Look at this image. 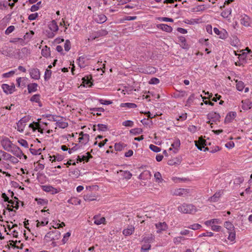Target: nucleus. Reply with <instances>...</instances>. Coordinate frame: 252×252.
I'll return each mask as SVG.
<instances>
[{
	"instance_id": "ddd939ff",
	"label": "nucleus",
	"mask_w": 252,
	"mask_h": 252,
	"mask_svg": "<svg viewBox=\"0 0 252 252\" xmlns=\"http://www.w3.org/2000/svg\"><path fill=\"white\" fill-rule=\"evenodd\" d=\"M94 20L97 23L101 24L103 23L107 20V17L105 15L101 14L96 16L94 18Z\"/></svg>"
},
{
	"instance_id": "58836bf2",
	"label": "nucleus",
	"mask_w": 252,
	"mask_h": 252,
	"mask_svg": "<svg viewBox=\"0 0 252 252\" xmlns=\"http://www.w3.org/2000/svg\"><path fill=\"white\" fill-rule=\"evenodd\" d=\"M154 177L155 178L156 182L161 183L163 181L161 174L159 172H156L154 174Z\"/></svg>"
},
{
	"instance_id": "864d4df0",
	"label": "nucleus",
	"mask_w": 252,
	"mask_h": 252,
	"mask_svg": "<svg viewBox=\"0 0 252 252\" xmlns=\"http://www.w3.org/2000/svg\"><path fill=\"white\" fill-rule=\"evenodd\" d=\"M122 125L125 126L132 127L134 125V123L132 121L127 120L123 122Z\"/></svg>"
},
{
	"instance_id": "72a5a7b5",
	"label": "nucleus",
	"mask_w": 252,
	"mask_h": 252,
	"mask_svg": "<svg viewBox=\"0 0 252 252\" xmlns=\"http://www.w3.org/2000/svg\"><path fill=\"white\" fill-rule=\"evenodd\" d=\"M143 132V130L140 128H135L133 129H131L130 130V133L131 134H133L134 135H136L138 134H139L140 133H142Z\"/></svg>"
},
{
	"instance_id": "a19ab883",
	"label": "nucleus",
	"mask_w": 252,
	"mask_h": 252,
	"mask_svg": "<svg viewBox=\"0 0 252 252\" xmlns=\"http://www.w3.org/2000/svg\"><path fill=\"white\" fill-rule=\"evenodd\" d=\"M17 125L18 130L21 132H23L26 125L23 123H21V122L18 121V122L17 123Z\"/></svg>"
},
{
	"instance_id": "b1692460",
	"label": "nucleus",
	"mask_w": 252,
	"mask_h": 252,
	"mask_svg": "<svg viewBox=\"0 0 252 252\" xmlns=\"http://www.w3.org/2000/svg\"><path fill=\"white\" fill-rule=\"evenodd\" d=\"M50 160H52V162L56 160L59 161H62L63 159V156L59 154H57L56 155H54L53 156H50Z\"/></svg>"
},
{
	"instance_id": "0eeeda50",
	"label": "nucleus",
	"mask_w": 252,
	"mask_h": 252,
	"mask_svg": "<svg viewBox=\"0 0 252 252\" xmlns=\"http://www.w3.org/2000/svg\"><path fill=\"white\" fill-rule=\"evenodd\" d=\"M207 118L209 120H212L213 122L220 121V116L219 113L215 112H211L207 115Z\"/></svg>"
},
{
	"instance_id": "6e6d98bb",
	"label": "nucleus",
	"mask_w": 252,
	"mask_h": 252,
	"mask_svg": "<svg viewBox=\"0 0 252 252\" xmlns=\"http://www.w3.org/2000/svg\"><path fill=\"white\" fill-rule=\"evenodd\" d=\"M18 143L22 146L25 148H28V143L27 141L23 139H21L18 141Z\"/></svg>"
},
{
	"instance_id": "338daca9",
	"label": "nucleus",
	"mask_w": 252,
	"mask_h": 252,
	"mask_svg": "<svg viewBox=\"0 0 252 252\" xmlns=\"http://www.w3.org/2000/svg\"><path fill=\"white\" fill-rule=\"evenodd\" d=\"M98 33L100 36H103L107 35L108 34V32L106 30L102 29L98 31Z\"/></svg>"
},
{
	"instance_id": "473e14b6",
	"label": "nucleus",
	"mask_w": 252,
	"mask_h": 252,
	"mask_svg": "<svg viewBox=\"0 0 252 252\" xmlns=\"http://www.w3.org/2000/svg\"><path fill=\"white\" fill-rule=\"evenodd\" d=\"M86 57L84 56H81L77 60L78 61V64L80 67H84L85 66V61Z\"/></svg>"
},
{
	"instance_id": "bf43d9fd",
	"label": "nucleus",
	"mask_w": 252,
	"mask_h": 252,
	"mask_svg": "<svg viewBox=\"0 0 252 252\" xmlns=\"http://www.w3.org/2000/svg\"><path fill=\"white\" fill-rule=\"evenodd\" d=\"M15 71L14 70L10 71L7 73H3L2 75V77L3 78H9L10 76H12L14 73Z\"/></svg>"
},
{
	"instance_id": "6e6552de",
	"label": "nucleus",
	"mask_w": 252,
	"mask_h": 252,
	"mask_svg": "<svg viewBox=\"0 0 252 252\" xmlns=\"http://www.w3.org/2000/svg\"><path fill=\"white\" fill-rule=\"evenodd\" d=\"M31 77L34 79L38 80L40 78V72L37 68H32L30 71Z\"/></svg>"
},
{
	"instance_id": "0e129e2a",
	"label": "nucleus",
	"mask_w": 252,
	"mask_h": 252,
	"mask_svg": "<svg viewBox=\"0 0 252 252\" xmlns=\"http://www.w3.org/2000/svg\"><path fill=\"white\" fill-rule=\"evenodd\" d=\"M159 82V80L155 77H153L150 79L149 81V83L150 84H157Z\"/></svg>"
},
{
	"instance_id": "774afa93",
	"label": "nucleus",
	"mask_w": 252,
	"mask_h": 252,
	"mask_svg": "<svg viewBox=\"0 0 252 252\" xmlns=\"http://www.w3.org/2000/svg\"><path fill=\"white\" fill-rule=\"evenodd\" d=\"M30 120V116H25L21 119L19 121L21 122V123H23L25 124L26 123L28 122Z\"/></svg>"
},
{
	"instance_id": "f03ea898",
	"label": "nucleus",
	"mask_w": 252,
	"mask_h": 252,
	"mask_svg": "<svg viewBox=\"0 0 252 252\" xmlns=\"http://www.w3.org/2000/svg\"><path fill=\"white\" fill-rule=\"evenodd\" d=\"M0 143L3 149L7 152H9L14 145V144L12 143L9 139L7 137L2 139L0 141Z\"/></svg>"
},
{
	"instance_id": "f257e3e1",
	"label": "nucleus",
	"mask_w": 252,
	"mask_h": 252,
	"mask_svg": "<svg viewBox=\"0 0 252 252\" xmlns=\"http://www.w3.org/2000/svg\"><path fill=\"white\" fill-rule=\"evenodd\" d=\"M178 210L184 214H194L197 211L196 207L191 204L184 203L178 207Z\"/></svg>"
},
{
	"instance_id": "052dcab7",
	"label": "nucleus",
	"mask_w": 252,
	"mask_h": 252,
	"mask_svg": "<svg viewBox=\"0 0 252 252\" xmlns=\"http://www.w3.org/2000/svg\"><path fill=\"white\" fill-rule=\"evenodd\" d=\"M201 227V225L197 223L193 224L188 227V228L193 230H198L200 229Z\"/></svg>"
},
{
	"instance_id": "393cba45",
	"label": "nucleus",
	"mask_w": 252,
	"mask_h": 252,
	"mask_svg": "<svg viewBox=\"0 0 252 252\" xmlns=\"http://www.w3.org/2000/svg\"><path fill=\"white\" fill-rule=\"evenodd\" d=\"M94 223L96 225H99L102 223H104V222L105 221V219L104 217H101L100 219H98L97 217L95 216L94 217Z\"/></svg>"
},
{
	"instance_id": "423d86ee",
	"label": "nucleus",
	"mask_w": 252,
	"mask_h": 252,
	"mask_svg": "<svg viewBox=\"0 0 252 252\" xmlns=\"http://www.w3.org/2000/svg\"><path fill=\"white\" fill-rule=\"evenodd\" d=\"M214 32L216 34L220 35L219 37L222 39H226L228 35L226 31L224 29L220 31L218 28H214Z\"/></svg>"
},
{
	"instance_id": "09e8293b",
	"label": "nucleus",
	"mask_w": 252,
	"mask_h": 252,
	"mask_svg": "<svg viewBox=\"0 0 252 252\" xmlns=\"http://www.w3.org/2000/svg\"><path fill=\"white\" fill-rule=\"evenodd\" d=\"M52 71L50 69H46L44 74L45 80H48L51 78Z\"/></svg>"
},
{
	"instance_id": "e433bc0d",
	"label": "nucleus",
	"mask_w": 252,
	"mask_h": 252,
	"mask_svg": "<svg viewBox=\"0 0 252 252\" xmlns=\"http://www.w3.org/2000/svg\"><path fill=\"white\" fill-rule=\"evenodd\" d=\"M32 102H35L40 103V94H36L32 96L30 99Z\"/></svg>"
},
{
	"instance_id": "8fccbe9b",
	"label": "nucleus",
	"mask_w": 252,
	"mask_h": 252,
	"mask_svg": "<svg viewBox=\"0 0 252 252\" xmlns=\"http://www.w3.org/2000/svg\"><path fill=\"white\" fill-rule=\"evenodd\" d=\"M186 191L185 189H178L175 190L174 193L176 195H182Z\"/></svg>"
},
{
	"instance_id": "5fc2aeb1",
	"label": "nucleus",
	"mask_w": 252,
	"mask_h": 252,
	"mask_svg": "<svg viewBox=\"0 0 252 252\" xmlns=\"http://www.w3.org/2000/svg\"><path fill=\"white\" fill-rule=\"evenodd\" d=\"M30 151L32 154L33 155H37L41 154L42 150L40 148L38 149V150L30 148Z\"/></svg>"
},
{
	"instance_id": "69168bd1",
	"label": "nucleus",
	"mask_w": 252,
	"mask_h": 252,
	"mask_svg": "<svg viewBox=\"0 0 252 252\" xmlns=\"http://www.w3.org/2000/svg\"><path fill=\"white\" fill-rule=\"evenodd\" d=\"M37 17H38V13H35L30 14L29 16L28 19H29V20H30L31 21H32V20H35Z\"/></svg>"
},
{
	"instance_id": "cd10ccee",
	"label": "nucleus",
	"mask_w": 252,
	"mask_h": 252,
	"mask_svg": "<svg viewBox=\"0 0 252 252\" xmlns=\"http://www.w3.org/2000/svg\"><path fill=\"white\" fill-rule=\"evenodd\" d=\"M92 157H93L92 155H90V157H86V156H83L82 157L78 156L77 157V162H82L83 161H85L86 162H88L89 159L91 158H92Z\"/></svg>"
},
{
	"instance_id": "603ef678",
	"label": "nucleus",
	"mask_w": 252,
	"mask_h": 252,
	"mask_svg": "<svg viewBox=\"0 0 252 252\" xmlns=\"http://www.w3.org/2000/svg\"><path fill=\"white\" fill-rule=\"evenodd\" d=\"M64 50L66 51H68L71 48V43L69 40L67 39L65 40L64 45Z\"/></svg>"
},
{
	"instance_id": "f8f14e48",
	"label": "nucleus",
	"mask_w": 252,
	"mask_h": 252,
	"mask_svg": "<svg viewBox=\"0 0 252 252\" xmlns=\"http://www.w3.org/2000/svg\"><path fill=\"white\" fill-rule=\"evenodd\" d=\"M236 116V113L235 112H230L228 113L224 120L225 123H229L231 122Z\"/></svg>"
},
{
	"instance_id": "4be33fe9",
	"label": "nucleus",
	"mask_w": 252,
	"mask_h": 252,
	"mask_svg": "<svg viewBox=\"0 0 252 252\" xmlns=\"http://www.w3.org/2000/svg\"><path fill=\"white\" fill-rule=\"evenodd\" d=\"M41 54L44 57H48L50 56V48L45 46L41 51Z\"/></svg>"
},
{
	"instance_id": "aec40b11",
	"label": "nucleus",
	"mask_w": 252,
	"mask_h": 252,
	"mask_svg": "<svg viewBox=\"0 0 252 252\" xmlns=\"http://www.w3.org/2000/svg\"><path fill=\"white\" fill-rule=\"evenodd\" d=\"M134 227L132 226H128V227L127 229H124L123 231V233L124 235L126 236L130 235L132 234L134 232Z\"/></svg>"
},
{
	"instance_id": "4d7b16f0",
	"label": "nucleus",
	"mask_w": 252,
	"mask_h": 252,
	"mask_svg": "<svg viewBox=\"0 0 252 252\" xmlns=\"http://www.w3.org/2000/svg\"><path fill=\"white\" fill-rule=\"evenodd\" d=\"M15 30V27L14 26H10L9 27H8L6 30H5V34L6 35H8L10 33H11L12 32L14 31V30Z\"/></svg>"
},
{
	"instance_id": "9b49d317",
	"label": "nucleus",
	"mask_w": 252,
	"mask_h": 252,
	"mask_svg": "<svg viewBox=\"0 0 252 252\" xmlns=\"http://www.w3.org/2000/svg\"><path fill=\"white\" fill-rule=\"evenodd\" d=\"M241 102L242 108L244 110H248L252 107V101L251 102L249 99L243 100Z\"/></svg>"
},
{
	"instance_id": "de8ad7c7",
	"label": "nucleus",
	"mask_w": 252,
	"mask_h": 252,
	"mask_svg": "<svg viewBox=\"0 0 252 252\" xmlns=\"http://www.w3.org/2000/svg\"><path fill=\"white\" fill-rule=\"evenodd\" d=\"M194 98V94H192L189 96V97L187 99L186 105L189 106H190V104L192 103Z\"/></svg>"
},
{
	"instance_id": "7c9ffc66",
	"label": "nucleus",
	"mask_w": 252,
	"mask_h": 252,
	"mask_svg": "<svg viewBox=\"0 0 252 252\" xmlns=\"http://www.w3.org/2000/svg\"><path fill=\"white\" fill-rule=\"evenodd\" d=\"M126 145L123 143H116L115 144V149L116 151H122L125 147H126Z\"/></svg>"
},
{
	"instance_id": "7ed1b4c3",
	"label": "nucleus",
	"mask_w": 252,
	"mask_h": 252,
	"mask_svg": "<svg viewBox=\"0 0 252 252\" xmlns=\"http://www.w3.org/2000/svg\"><path fill=\"white\" fill-rule=\"evenodd\" d=\"M1 88L3 92L7 94H11L15 91V86L14 83L11 85H9L7 84H3L1 85Z\"/></svg>"
},
{
	"instance_id": "1a4fd4ad",
	"label": "nucleus",
	"mask_w": 252,
	"mask_h": 252,
	"mask_svg": "<svg viewBox=\"0 0 252 252\" xmlns=\"http://www.w3.org/2000/svg\"><path fill=\"white\" fill-rule=\"evenodd\" d=\"M92 77L91 75H87L82 78V83L84 84V86H87L91 87L93 85L92 82Z\"/></svg>"
},
{
	"instance_id": "6ab92c4d",
	"label": "nucleus",
	"mask_w": 252,
	"mask_h": 252,
	"mask_svg": "<svg viewBox=\"0 0 252 252\" xmlns=\"http://www.w3.org/2000/svg\"><path fill=\"white\" fill-rule=\"evenodd\" d=\"M241 23L245 27H248L250 25L251 21L248 16H245L241 19Z\"/></svg>"
},
{
	"instance_id": "dca6fc26",
	"label": "nucleus",
	"mask_w": 252,
	"mask_h": 252,
	"mask_svg": "<svg viewBox=\"0 0 252 252\" xmlns=\"http://www.w3.org/2000/svg\"><path fill=\"white\" fill-rule=\"evenodd\" d=\"M154 240V236L153 234H150L148 236H144L143 238L142 241L145 243H148L150 244V243L153 242Z\"/></svg>"
},
{
	"instance_id": "c85d7f7f",
	"label": "nucleus",
	"mask_w": 252,
	"mask_h": 252,
	"mask_svg": "<svg viewBox=\"0 0 252 252\" xmlns=\"http://www.w3.org/2000/svg\"><path fill=\"white\" fill-rule=\"evenodd\" d=\"M224 227L228 230V231L234 230L233 224L230 221H226L224 223Z\"/></svg>"
},
{
	"instance_id": "2eb2a0df",
	"label": "nucleus",
	"mask_w": 252,
	"mask_h": 252,
	"mask_svg": "<svg viewBox=\"0 0 252 252\" xmlns=\"http://www.w3.org/2000/svg\"><path fill=\"white\" fill-rule=\"evenodd\" d=\"M222 193V191L221 190H219V191L216 192L212 196L209 198V200L214 202L218 201Z\"/></svg>"
},
{
	"instance_id": "c9c22d12",
	"label": "nucleus",
	"mask_w": 252,
	"mask_h": 252,
	"mask_svg": "<svg viewBox=\"0 0 252 252\" xmlns=\"http://www.w3.org/2000/svg\"><path fill=\"white\" fill-rule=\"evenodd\" d=\"M53 234H54L53 232H49L46 234V235L45 236L44 239L47 241H50L53 240H54V238L53 237Z\"/></svg>"
},
{
	"instance_id": "e2e57ef3",
	"label": "nucleus",
	"mask_w": 252,
	"mask_h": 252,
	"mask_svg": "<svg viewBox=\"0 0 252 252\" xmlns=\"http://www.w3.org/2000/svg\"><path fill=\"white\" fill-rule=\"evenodd\" d=\"M244 181V179L242 177H237L234 179V184L239 185Z\"/></svg>"
},
{
	"instance_id": "49530a36",
	"label": "nucleus",
	"mask_w": 252,
	"mask_h": 252,
	"mask_svg": "<svg viewBox=\"0 0 252 252\" xmlns=\"http://www.w3.org/2000/svg\"><path fill=\"white\" fill-rule=\"evenodd\" d=\"M149 148L152 151H153V152H156V153L159 152L161 151V149L159 147H158L157 146H155L154 145H153V144H151L150 145Z\"/></svg>"
},
{
	"instance_id": "5701e85b",
	"label": "nucleus",
	"mask_w": 252,
	"mask_h": 252,
	"mask_svg": "<svg viewBox=\"0 0 252 252\" xmlns=\"http://www.w3.org/2000/svg\"><path fill=\"white\" fill-rule=\"evenodd\" d=\"M90 136L88 134L85 133L79 138V142L82 143L86 144L89 140Z\"/></svg>"
},
{
	"instance_id": "2f4dec72",
	"label": "nucleus",
	"mask_w": 252,
	"mask_h": 252,
	"mask_svg": "<svg viewBox=\"0 0 252 252\" xmlns=\"http://www.w3.org/2000/svg\"><path fill=\"white\" fill-rule=\"evenodd\" d=\"M120 172L122 173V176L126 179H129L132 176V174L128 171L120 170Z\"/></svg>"
},
{
	"instance_id": "39448f33",
	"label": "nucleus",
	"mask_w": 252,
	"mask_h": 252,
	"mask_svg": "<svg viewBox=\"0 0 252 252\" xmlns=\"http://www.w3.org/2000/svg\"><path fill=\"white\" fill-rule=\"evenodd\" d=\"M9 152L20 158H21L22 156L24 155V154L23 153L20 148L15 145L13 146Z\"/></svg>"
},
{
	"instance_id": "9d476101",
	"label": "nucleus",
	"mask_w": 252,
	"mask_h": 252,
	"mask_svg": "<svg viewBox=\"0 0 252 252\" xmlns=\"http://www.w3.org/2000/svg\"><path fill=\"white\" fill-rule=\"evenodd\" d=\"M156 226L158 233H159L161 231L166 230L168 228V226L165 222H158L156 224Z\"/></svg>"
},
{
	"instance_id": "79ce46f5",
	"label": "nucleus",
	"mask_w": 252,
	"mask_h": 252,
	"mask_svg": "<svg viewBox=\"0 0 252 252\" xmlns=\"http://www.w3.org/2000/svg\"><path fill=\"white\" fill-rule=\"evenodd\" d=\"M41 1H39L36 3V4L32 5L31 7V11L32 12H34L38 10L39 8V6L41 4Z\"/></svg>"
},
{
	"instance_id": "680f3d73",
	"label": "nucleus",
	"mask_w": 252,
	"mask_h": 252,
	"mask_svg": "<svg viewBox=\"0 0 252 252\" xmlns=\"http://www.w3.org/2000/svg\"><path fill=\"white\" fill-rule=\"evenodd\" d=\"M52 187V186H47V185L42 186L41 187L43 190H44L46 192H51V191H52L51 190Z\"/></svg>"
},
{
	"instance_id": "f704fd0d",
	"label": "nucleus",
	"mask_w": 252,
	"mask_h": 252,
	"mask_svg": "<svg viewBox=\"0 0 252 252\" xmlns=\"http://www.w3.org/2000/svg\"><path fill=\"white\" fill-rule=\"evenodd\" d=\"M231 44L232 46H238L240 44V40L236 36H233V38L231 41Z\"/></svg>"
},
{
	"instance_id": "20e7f679",
	"label": "nucleus",
	"mask_w": 252,
	"mask_h": 252,
	"mask_svg": "<svg viewBox=\"0 0 252 252\" xmlns=\"http://www.w3.org/2000/svg\"><path fill=\"white\" fill-rule=\"evenodd\" d=\"M195 146L199 150L202 151L203 149L204 148V149L203 150L204 151L209 150V148L208 147L205 148V146H206V141L205 140L199 138V140L198 141H195Z\"/></svg>"
},
{
	"instance_id": "a211bd4d",
	"label": "nucleus",
	"mask_w": 252,
	"mask_h": 252,
	"mask_svg": "<svg viewBox=\"0 0 252 252\" xmlns=\"http://www.w3.org/2000/svg\"><path fill=\"white\" fill-rule=\"evenodd\" d=\"M37 84L35 83H31L28 85V90L29 93L35 92L37 91Z\"/></svg>"
},
{
	"instance_id": "4468645a",
	"label": "nucleus",
	"mask_w": 252,
	"mask_h": 252,
	"mask_svg": "<svg viewBox=\"0 0 252 252\" xmlns=\"http://www.w3.org/2000/svg\"><path fill=\"white\" fill-rule=\"evenodd\" d=\"M157 28L162 30L163 31L170 32L172 31V28L171 26H169L166 24H160L157 25Z\"/></svg>"
},
{
	"instance_id": "a878e982",
	"label": "nucleus",
	"mask_w": 252,
	"mask_h": 252,
	"mask_svg": "<svg viewBox=\"0 0 252 252\" xmlns=\"http://www.w3.org/2000/svg\"><path fill=\"white\" fill-rule=\"evenodd\" d=\"M187 95V93L185 91H177V92L174 94V97L176 98H181Z\"/></svg>"
},
{
	"instance_id": "13d9d810",
	"label": "nucleus",
	"mask_w": 252,
	"mask_h": 252,
	"mask_svg": "<svg viewBox=\"0 0 252 252\" xmlns=\"http://www.w3.org/2000/svg\"><path fill=\"white\" fill-rule=\"evenodd\" d=\"M35 200L37 201V203L38 204L44 205H46L47 204V200H45L41 199V198H35Z\"/></svg>"
},
{
	"instance_id": "a18cd8bd",
	"label": "nucleus",
	"mask_w": 252,
	"mask_h": 252,
	"mask_svg": "<svg viewBox=\"0 0 252 252\" xmlns=\"http://www.w3.org/2000/svg\"><path fill=\"white\" fill-rule=\"evenodd\" d=\"M244 87V83L242 81H239L237 83L236 88L239 91H243Z\"/></svg>"
},
{
	"instance_id": "bb28decb",
	"label": "nucleus",
	"mask_w": 252,
	"mask_h": 252,
	"mask_svg": "<svg viewBox=\"0 0 252 252\" xmlns=\"http://www.w3.org/2000/svg\"><path fill=\"white\" fill-rule=\"evenodd\" d=\"M120 106L121 107H127L128 108H135L137 107V105L133 103H122L121 104Z\"/></svg>"
},
{
	"instance_id": "c756f323",
	"label": "nucleus",
	"mask_w": 252,
	"mask_h": 252,
	"mask_svg": "<svg viewBox=\"0 0 252 252\" xmlns=\"http://www.w3.org/2000/svg\"><path fill=\"white\" fill-rule=\"evenodd\" d=\"M56 125L60 128H64L68 126V123L62 120H58L56 123Z\"/></svg>"
},
{
	"instance_id": "37998d69",
	"label": "nucleus",
	"mask_w": 252,
	"mask_h": 252,
	"mask_svg": "<svg viewBox=\"0 0 252 252\" xmlns=\"http://www.w3.org/2000/svg\"><path fill=\"white\" fill-rule=\"evenodd\" d=\"M151 247V245L148 243L146 244H144L142 246L141 251L142 252H147L149 250H150Z\"/></svg>"
},
{
	"instance_id": "ea45409f",
	"label": "nucleus",
	"mask_w": 252,
	"mask_h": 252,
	"mask_svg": "<svg viewBox=\"0 0 252 252\" xmlns=\"http://www.w3.org/2000/svg\"><path fill=\"white\" fill-rule=\"evenodd\" d=\"M229 236L228 237V239L230 240L231 241H233L235 240V231L234 230L228 231Z\"/></svg>"
},
{
	"instance_id": "412c9836",
	"label": "nucleus",
	"mask_w": 252,
	"mask_h": 252,
	"mask_svg": "<svg viewBox=\"0 0 252 252\" xmlns=\"http://www.w3.org/2000/svg\"><path fill=\"white\" fill-rule=\"evenodd\" d=\"M84 199L86 201L96 200V196L93 194H87L84 195Z\"/></svg>"
},
{
	"instance_id": "4c0bfd02",
	"label": "nucleus",
	"mask_w": 252,
	"mask_h": 252,
	"mask_svg": "<svg viewBox=\"0 0 252 252\" xmlns=\"http://www.w3.org/2000/svg\"><path fill=\"white\" fill-rule=\"evenodd\" d=\"M68 202L72 204L78 205L80 204L81 201L78 198H73L68 200Z\"/></svg>"
},
{
	"instance_id": "3c124183",
	"label": "nucleus",
	"mask_w": 252,
	"mask_h": 252,
	"mask_svg": "<svg viewBox=\"0 0 252 252\" xmlns=\"http://www.w3.org/2000/svg\"><path fill=\"white\" fill-rule=\"evenodd\" d=\"M98 130L99 131H105L108 129L107 126L103 124H98L97 125Z\"/></svg>"
},
{
	"instance_id": "f3484780",
	"label": "nucleus",
	"mask_w": 252,
	"mask_h": 252,
	"mask_svg": "<svg viewBox=\"0 0 252 252\" xmlns=\"http://www.w3.org/2000/svg\"><path fill=\"white\" fill-rule=\"evenodd\" d=\"M48 27L50 31L54 32H57L59 30L58 26L55 20L52 21L48 25Z\"/></svg>"
},
{
	"instance_id": "c03bdc74",
	"label": "nucleus",
	"mask_w": 252,
	"mask_h": 252,
	"mask_svg": "<svg viewBox=\"0 0 252 252\" xmlns=\"http://www.w3.org/2000/svg\"><path fill=\"white\" fill-rule=\"evenodd\" d=\"M180 141L179 139H176L172 144L171 146L175 149L177 150L180 146Z\"/></svg>"
}]
</instances>
